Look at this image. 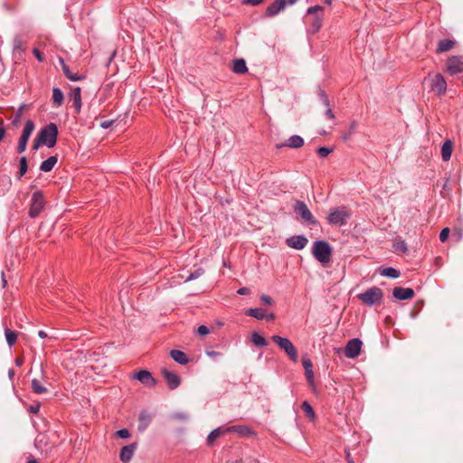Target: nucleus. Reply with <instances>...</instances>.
<instances>
[{"label":"nucleus","mask_w":463,"mask_h":463,"mask_svg":"<svg viewBox=\"0 0 463 463\" xmlns=\"http://www.w3.org/2000/svg\"><path fill=\"white\" fill-rule=\"evenodd\" d=\"M24 108V105H22L19 109H18V111H17V116H16V119L14 121L15 124H17V122L19 121V118L21 117V114L23 112V109Z\"/></svg>","instance_id":"58"},{"label":"nucleus","mask_w":463,"mask_h":463,"mask_svg":"<svg viewBox=\"0 0 463 463\" xmlns=\"http://www.w3.org/2000/svg\"><path fill=\"white\" fill-rule=\"evenodd\" d=\"M5 135V129L3 127V122H0V141H2Z\"/></svg>","instance_id":"57"},{"label":"nucleus","mask_w":463,"mask_h":463,"mask_svg":"<svg viewBox=\"0 0 463 463\" xmlns=\"http://www.w3.org/2000/svg\"><path fill=\"white\" fill-rule=\"evenodd\" d=\"M247 315L255 317L256 319L261 320L265 318V311L260 307H251L246 311Z\"/></svg>","instance_id":"32"},{"label":"nucleus","mask_w":463,"mask_h":463,"mask_svg":"<svg viewBox=\"0 0 463 463\" xmlns=\"http://www.w3.org/2000/svg\"><path fill=\"white\" fill-rule=\"evenodd\" d=\"M38 335H39L41 338H44V337H46V335H46V333H45L44 331L40 330V331L38 332Z\"/></svg>","instance_id":"64"},{"label":"nucleus","mask_w":463,"mask_h":463,"mask_svg":"<svg viewBox=\"0 0 463 463\" xmlns=\"http://www.w3.org/2000/svg\"><path fill=\"white\" fill-rule=\"evenodd\" d=\"M453 151V142L451 140H447L443 143L441 146V156L444 161H449L451 157Z\"/></svg>","instance_id":"24"},{"label":"nucleus","mask_w":463,"mask_h":463,"mask_svg":"<svg viewBox=\"0 0 463 463\" xmlns=\"http://www.w3.org/2000/svg\"><path fill=\"white\" fill-rule=\"evenodd\" d=\"M41 146H44V145H43V143H42L41 139L37 137V138L34 140L33 149L37 150Z\"/></svg>","instance_id":"55"},{"label":"nucleus","mask_w":463,"mask_h":463,"mask_svg":"<svg viewBox=\"0 0 463 463\" xmlns=\"http://www.w3.org/2000/svg\"><path fill=\"white\" fill-rule=\"evenodd\" d=\"M260 300L263 304L268 305V306H273V304H274L273 299L266 294H262L260 296Z\"/></svg>","instance_id":"45"},{"label":"nucleus","mask_w":463,"mask_h":463,"mask_svg":"<svg viewBox=\"0 0 463 463\" xmlns=\"http://www.w3.org/2000/svg\"><path fill=\"white\" fill-rule=\"evenodd\" d=\"M362 348V341L358 338H353L348 341L345 346V355L348 358H355L360 354Z\"/></svg>","instance_id":"10"},{"label":"nucleus","mask_w":463,"mask_h":463,"mask_svg":"<svg viewBox=\"0 0 463 463\" xmlns=\"http://www.w3.org/2000/svg\"><path fill=\"white\" fill-rule=\"evenodd\" d=\"M27 172V160L25 156H22L19 160V178Z\"/></svg>","instance_id":"41"},{"label":"nucleus","mask_w":463,"mask_h":463,"mask_svg":"<svg viewBox=\"0 0 463 463\" xmlns=\"http://www.w3.org/2000/svg\"><path fill=\"white\" fill-rule=\"evenodd\" d=\"M40 410V404L31 405L29 408L30 412L37 413Z\"/></svg>","instance_id":"54"},{"label":"nucleus","mask_w":463,"mask_h":463,"mask_svg":"<svg viewBox=\"0 0 463 463\" xmlns=\"http://www.w3.org/2000/svg\"><path fill=\"white\" fill-rule=\"evenodd\" d=\"M285 4V8L287 6L294 5L298 0H281Z\"/></svg>","instance_id":"56"},{"label":"nucleus","mask_w":463,"mask_h":463,"mask_svg":"<svg viewBox=\"0 0 463 463\" xmlns=\"http://www.w3.org/2000/svg\"><path fill=\"white\" fill-rule=\"evenodd\" d=\"M313 255L321 263L329 261L332 249L329 243L326 241H316L313 243Z\"/></svg>","instance_id":"2"},{"label":"nucleus","mask_w":463,"mask_h":463,"mask_svg":"<svg viewBox=\"0 0 463 463\" xmlns=\"http://www.w3.org/2000/svg\"><path fill=\"white\" fill-rule=\"evenodd\" d=\"M205 354L210 358H214V357L221 356V354L218 353V352H215V351H209V350H207Z\"/></svg>","instance_id":"51"},{"label":"nucleus","mask_w":463,"mask_h":463,"mask_svg":"<svg viewBox=\"0 0 463 463\" xmlns=\"http://www.w3.org/2000/svg\"><path fill=\"white\" fill-rule=\"evenodd\" d=\"M1 278H2L3 288H5L6 286L7 281H6L5 278V273L3 271L1 272Z\"/></svg>","instance_id":"62"},{"label":"nucleus","mask_w":463,"mask_h":463,"mask_svg":"<svg viewBox=\"0 0 463 463\" xmlns=\"http://www.w3.org/2000/svg\"><path fill=\"white\" fill-rule=\"evenodd\" d=\"M232 71L235 73H244L247 71L246 61L243 59H237L233 61Z\"/></svg>","instance_id":"30"},{"label":"nucleus","mask_w":463,"mask_h":463,"mask_svg":"<svg viewBox=\"0 0 463 463\" xmlns=\"http://www.w3.org/2000/svg\"><path fill=\"white\" fill-rule=\"evenodd\" d=\"M72 98L76 111L79 113L81 109V90L80 87H76L73 89Z\"/></svg>","instance_id":"29"},{"label":"nucleus","mask_w":463,"mask_h":463,"mask_svg":"<svg viewBox=\"0 0 463 463\" xmlns=\"http://www.w3.org/2000/svg\"><path fill=\"white\" fill-rule=\"evenodd\" d=\"M449 234V228L442 229L440 233H439V240L441 241H445L448 239Z\"/></svg>","instance_id":"48"},{"label":"nucleus","mask_w":463,"mask_h":463,"mask_svg":"<svg viewBox=\"0 0 463 463\" xmlns=\"http://www.w3.org/2000/svg\"><path fill=\"white\" fill-rule=\"evenodd\" d=\"M57 161H58L57 156H50L49 158H47L46 160L42 162V164L40 165L41 171L50 172L53 168V166L56 165Z\"/></svg>","instance_id":"28"},{"label":"nucleus","mask_w":463,"mask_h":463,"mask_svg":"<svg viewBox=\"0 0 463 463\" xmlns=\"http://www.w3.org/2000/svg\"><path fill=\"white\" fill-rule=\"evenodd\" d=\"M136 448L137 445L135 443L123 447L120 452V460L124 463L129 462L134 455Z\"/></svg>","instance_id":"19"},{"label":"nucleus","mask_w":463,"mask_h":463,"mask_svg":"<svg viewBox=\"0 0 463 463\" xmlns=\"http://www.w3.org/2000/svg\"><path fill=\"white\" fill-rule=\"evenodd\" d=\"M132 378L141 382L145 385L153 386L156 384V380L153 378L151 373L146 370H140L135 373Z\"/></svg>","instance_id":"14"},{"label":"nucleus","mask_w":463,"mask_h":463,"mask_svg":"<svg viewBox=\"0 0 463 463\" xmlns=\"http://www.w3.org/2000/svg\"><path fill=\"white\" fill-rule=\"evenodd\" d=\"M34 445L41 452H49V437L48 436H37Z\"/></svg>","instance_id":"22"},{"label":"nucleus","mask_w":463,"mask_h":463,"mask_svg":"<svg viewBox=\"0 0 463 463\" xmlns=\"http://www.w3.org/2000/svg\"><path fill=\"white\" fill-rule=\"evenodd\" d=\"M322 11L323 7L320 5H314L307 10V14L313 16V22L311 24L313 33H317L322 26V21L324 17Z\"/></svg>","instance_id":"9"},{"label":"nucleus","mask_w":463,"mask_h":463,"mask_svg":"<svg viewBox=\"0 0 463 463\" xmlns=\"http://www.w3.org/2000/svg\"><path fill=\"white\" fill-rule=\"evenodd\" d=\"M219 436H207V439H206V444L207 446L209 447H212L214 445V442L216 440V439L218 438Z\"/></svg>","instance_id":"50"},{"label":"nucleus","mask_w":463,"mask_h":463,"mask_svg":"<svg viewBox=\"0 0 463 463\" xmlns=\"http://www.w3.org/2000/svg\"><path fill=\"white\" fill-rule=\"evenodd\" d=\"M250 340L256 346H266L268 345L266 339L258 332L251 334Z\"/></svg>","instance_id":"33"},{"label":"nucleus","mask_w":463,"mask_h":463,"mask_svg":"<svg viewBox=\"0 0 463 463\" xmlns=\"http://www.w3.org/2000/svg\"><path fill=\"white\" fill-rule=\"evenodd\" d=\"M34 128L35 125L33 121L31 119L26 120L20 138L28 141L31 135L34 131Z\"/></svg>","instance_id":"26"},{"label":"nucleus","mask_w":463,"mask_h":463,"mask_svg":"<svg viewBox=\"0 0 463 463\" xmlns=\"http://www.w3.org/2000/svg\"><path fill=\"white\" fill-rule=\"evenodd\" d=\"M381 275L387 278L397 279L400 276V272L394 268L388 267L381 271Z\"/></svg>","instance_id":"35"},{"label":"nucleus","mask_w":463,"mask_h":463,"mask_svg":"<svg viewBox=\"0 0 463 463\" xmlns=\"http://www.w3.org/2000/svg\"><path fill=\"white\" fill-rule=\"evenodd\" d=\"M63 73L65 74V76H66L69 80H72V81H79V80H82V79L84 78V76H82V75H78V74H74V73H72V72L70 71V69H69V67H68V66H63Z\"/></svg>","instance_id":"37"},{"label":"nucleus","mask_w":463,"mask_h":463,"mask_svg":"<svg viewBox=\"0 0 463 463\" xmlns=\"http://www.w3.org/2000/svg\"><path fill=\"white\" fill-rule=\"evenodd\" d=\"M45 205V201L43 199V195L41 191H36L32 195L29 215L32 218L37 217L41 212L43 210Z\"/></svg>","instance_id":"5"},{"label":"nucleus","mask_w":463,"mask_h":463,"mask_svg":"<svg viewBox=\"0 0 463 463\" xmlns=\"http://www.w3.org/2000/svg\"><path fill=\"white\" fill-rule=\"evenodd\" d=\"M274 318H275L274 314L270 313V314H268V315H267V314L265 313V319H267V320H269V321H271V320H274Z\"/></svg>","instance_id":"61"},{"label":"nucleus","mask_w":463,"mask_h":463,"mask_svg":"<svg viewBox=\"0 0 463 463\" xmlns=\"http://www.w3.org/2000/svg\"><path fill=\"white\" fill-rule=\"evenodd\" d=\"M64 96L59 88L52 90V102L55 106H61L63 103Z\"/></svg>","instance_id":"31"},{"label":"nucleus","mask_w":463,"mask_h":463,"mask_svg":"<svg viewBox=\"0 0 463 463\" xmlns=\"http://www.w3.org/2000/svg\"><path fill=\"white\" fill-rule=\"evenodd\" d=\"M320 101H321V104L323 105V107L325 108L326 117L328 119L333 120L335 118V114L330 108L329 99L324 92L320 93Z\"/></svg>","instance_id":"21"},{"label":"nucleus","mask_w":463,"mask_h":463,"mask_svg":"<svg viewBox=\"0 0 463 463\" xmlns=\"http://www.w3.org/2000/svg\"><path fill=\"white\" fill-rule=\"evenodd\" d=\"M115 434H129L128 430L127 429H120L115 432Z\"/></svg>","instance_id":"60"},{"label":"nucleus","mask_w":463,"mask_h":463,"mask_svg":"<svg viewBox=\"0 0 463 463\" xmlns=\"http://www.w3.org/2000/svg\"><path fill=\"white\" fill-rule=\"evenodd\" d=\"M349 218V213L343 208H335L330 211L327 221L331 225H343Z\"/></svg>","instance_id":"7"},{"label":"nucleus","mask_w":463,"mask_h":463,"mask_svg":"<svg viewBox=\"0 0 463 463\" xmlns=\"http://www.w3.org/2000/svg\"><path fill=\"white\" fill-rule=\"evenodd\" d=\"M27 142L26 140H24V139H19V142H18V146H17V149H18V152L19 153H23L25 151L26 149V146H27Z\"/></svg>","instance_id":"46"},{"label":"nucleus","mask_w":463,"mask_h":463,"mask_svg":"<svg viewBox=\"0 0 463 463\" xmlns=\"http://www.w3.org/2000/svg\"><path fill=\"white\" fill-rule=\"evenodd\" d=\"M431 88L439 95H442L447 90V83L445 79L440 74H436L431 80Z\"/></svg>","instance_id":"15"},{"label":"nucleus","mask_w":463,"mask_h":463,"mask_svg":"<svg viewBox=\"0 0 463 463\" xmlns=\"http://www.w3.org/2000/svg\"><path fill=\"white\" fill-rule=\"evenodd\" d=\"M447 69L451 75L463 72V58L458 56L449 58L448 60Z\"/></svg>","instance_id":"11"},{"label":"nucleus","mask_w":463,"mask_h":463,"mask_svg":"<svg viewBox=\"0 0 463 463\" xmlns=\"http://www.w3.org/2000/svg\"><path fill=\"white\" fill-rule=\"evenodd\" d=\"M302 364L305 369V374L309 384L314 385V373L311 360L307 356H304L302 358Z\"/></svg>","instance_id":"18"},{"label":"nucleus","mask_w":463,"mask_h":463,"mask_svg":"<svg viewBox=\"0 0 463 463\" xmlns=\"http://www.w3.org/2000/svg\"><path fill=\"white\" fill-rule=\"evenodd\" d=\"M34 128L35 125L33 121L31 119L26 120L20 138L28 141L31 135L34 131Z\"/></svg>","instance_id":"25"},{"label":"nucleus","mask_w":463,"mask_h":463,"mask_svg":"<svg viewBox=\"0 0 463 463\" xmlns=\"http://www.w3.org/2000/svg\"><path fill=\"white\" fill-rule=\"evenodd\" d=\"M303 145H304V139L298 135L291 136L285 143L286 146H288L291 148H299Z\"/></svg>","instance_id":"27"},{"label":"nucleus","mask_w":463,"mask_h":463,"mask_svg":"<svg viewBox=\"0 0 463 463\" xmlns=\"http://www.w3.org/2000/svg\"><path fill=\"white\" fill-rule=\"evenodd\" d=\"M5 335L6 342L10 346L13 345L16 342L17 335H16L15 332L11 331L9 329H5Z\"/></svg>","instance_id":"39"},{"label":"nucleus","mask_w":463,"mask_h":463,"mask_svg":"<svg viewBox=\"0 0 463 463\" xmlns=\"http://www.w3.org/2000/svg\"><path fill=\"white\" fill-rule=\"evenodd\" d=\"M296 213L307 224H317V222L314 218L307 205L301 201H297L294 205Z\"/></svg>","instance_id":"6"},{"label":"nucleus","mask_w":463,"mask_h":463,"mask_svg":"<svg viewBox=\"0 0 463 463\" xmlns=\"http://www.w3.org/2000/svg\"><path fill=\"white\" fill-rule=\"evenodd\" d=\"M393 247L395 250L406 252L407 251V245L404 241H397L393 244Z\"/></svg>","instance_id":"43"},{"label":"nucleus","mask_w":463,"mask_h":463,"mask_svg":"<svg viewBox=\"0 0 463 463\" xmlns=\"http://www.w3.org/2000/svg\"><path fill=\"white\" fill-rule=\"evenodd\" d=\"M203 273L204 269L202 268H198L186 278L185 282L196 279L200 278Z\"/></svg>","instance_id":"42"},{"label":"nucleus","mask_w":463,"mask_h":463,"mask_svg":"<svg viewBox=\"0 0 463 463\" xmlns=\"http://www.w3.org/2000/svg\"><path fill=\"white\" fill-rule=\"evenodd\" d=\"M58 137V128L54 123H49L42 128L38 133V137L42 143L49 148L55 146Z\"/></svg>","instance_id":"1"},{"label":"nucleus","mask_w":463,"mask_h":463,"mask_svg":"<svg viewBox=\"0 0 463 463\" xmlns=\"http://www.w3.org/2000/svg\"><path fill=\"white\" fill-rule=\"evenodd\" d=\"M33 54L35 55L36 59L39 61H43V56L41 55L40 52L37 50V49H34L33 51Z\"/></svg>","instance_id":"59"},{"label":"nucleus","mask_w":463,"mask_h":463,"mask_svg":"<svg viewBox=\"0 0 463 463\" xmlns=\"http://www.w3.org/2000/svg\"><path fill=\"white\" fill-rule=\"evenodd\" d=\"M162 374L165 377L170 389H176L180 385V378L175 373L164 368L162 369Z\"/></svg>","instance_id":"13"},{"label":"nucleus","mask_w":463,"mask_h":463,"mask_svg":"<svg viewBox=\"0 0 463 463\" xmlns=\"http://www.w3.org/2000/svg\"><path fill=\"white\" fill-rule=\"evenodd\" d=\"M453 45H454V43L451 40H449V39L443 40L439 43L438 51L439 52L448 51V50L451 49Z\"/></svg>","instance_id":"38"},{"label":"nucleus","mask_w":463,"mask_h":463,"mask_svg":"<svg viewBox=\"0 0 463 463\" xmlns=\"http://www.w3.org/2000/svg\"><path fill=\"white\" fill-rule=\"evenodd\" d=\"M243 4L250 5H260L264 0H241Z\"/></svg>","instance_id":"49"},{"label":"nucleus","mask_w":463,"mask_h":463,"mask_svg":"<svg viewBox=\"0 0 463 463\" xmlns=\"http://www.w3.org/2000/svg\"><path fill=\"white\" fill-rule=\"evenodd\" d=\"M253 434V432L246 426L233 425L231 427H218L212 430L209 434Z\"/></svg>","instance_id":"8"},{"label":"nucleus","mask_w":463,"mask_h":463,"mask_svg":"<svg viewBox=\"0 0 463 463\" xmlns=\"http://www.w3.org/2000/svg\"><path fill=\"white\" fill-rule=\"evenodd\" d=\"M237 293L240 295H247L250 293V289L246 287H242L237 290Z\"/></svg>","instance_id":"53"},{"label":"nucleus","mask_w":463,"mask_h":463,"mask_svg":"<svg viewBox=\"0 0 463 463\" xmlns=\"http://www.w3.org/2000/svg\"><path fill=\"white\" fill-rule=\"evenodd\" d=\"M170 356L175 363L181 365H185L189 362V359L187 358L186 354L180 350H172L170 352Z\"/></svg>","instance_id":"20"},{"label":"nucleus","mask_w":463,"mask_h":463,"mask_svg":"<svg viewBox=\"0 0 463 463\" xmlns=\"http://www.w3.org/2000/svg\"><path fill=\"white\" fill-rule=\"evenodd\" d=\"M271 340L276 343V345L283 350L292 361L297 362L298 360L297 349L288 337L275 335L271 336Z\"/></svg>","instance_id":"3"},{"label":"nucleus","mask_w":463,"mask_h":463,"mask_svg":"<svg viewBox=\"0 0 463 463\" xmlns=\"http://www.w3.org/2000/svg\"><path fill=\"white\" fill-rule=\"evenodd\" d=\"M151 421V415L147 411H141L138 418V430H146Z\"/></svg>","instance_id":"23"},{"label":"nucleus","mask_w":463,"mask_h":463,"mask_svg":"<svg viewBox=\"0 0 463 463\" xmlns=\"http://www.w3.org/2000/svg\"><path fill=\"white\" fill-rule=\"evenodd\" d=\"M358 298L367 306H374L381 303L383 299V291L379 288L373 287L364 293L358 295Z\"/></svg>","instance_id":"4"},{"label":"nucleus","mask_w":463,"mask_h":463,"mask_svg":"<svg viewBox=\"0 0 463 463\" xmlns=\"http://www.w3.org/2000/svg\"><path fill=\"white\" fill-rule=\"evenodd\" d=\"M209 332H210L209 328L204 325L200 326L197 329V334L199 335H203V336L208 335Z\"/></svg>","instance_id":"47"},{"label":"nucleus","mask_w":463,"mask_h":463,"mask_svg":"<svg viewBox=\"0 0 463 463\" xmlns=\"http://www.w3.org/2000/svg\"><path fill=\"white\" fill-rule=\"evenodd\" d=\"M302 409L303 411H305L306 415L307 418H309L311 420H314L316 419V414H315V411L314 410L312 409L311 405L309 404V402H307V401H305L303 403H302Z\"/></svg>","instance_id":"36"},{"label":"nucleus","mask_w":463,"mask_h":463,"mask_svg":"<svg viewBox=\"0 0 463 463\" xmlns=\"http://www.w3.org/2000/svg\"><path fill=\"white\" fill-rule=\"evenodd\" d=\"M14 371L13 369H10L8 371V377H9V379L12 380L14 378Z\"/></svg>","instance_id":"63"},{"label":"nucleus","mask_w":463,"mask_h":463,"mask_svg":"<svg viewBox=\"0 0 463 463\" xmlns=\"http://www.w3.org/2000/svg\"><path fill=\"white\" fill-rule=\"evenodd\" d=\"M32 389L37 394L46 393L47 388L43 386L39 380L33 379L32 380Z\"/></svg>","instance_id":"34"},{"label":"nucleus","mask_w":463,"mask_h":463,"mask_svg":"<svg viewBox=\"0 0 463 463\" xmlns=\"http://www.w3.org/2000/svg\"><path fill=\"white\" fill-rule=\"evenodd\" d=\"M23 45V41L20 38L15 37L13 42L14 52L21 54L24 52Z\"/></svg>","instance_id":"40"},{"label":"nucleus","mask_w":463,"mask_h":463,"mask_svg":"<svg viewBox=\"0 0 463 463\" xmlns=\"http://www.w3.org/2000/svg\"><path fill=\"white\" fill-rule=\"evenodd\" d=\"M392 296L398 300H408L414 297V290L411 288H395Z\"/></svg>","instance_id":"16"},{"label":"nucleus","mask_w":463,"mask_h":463,"mask_svg":"<svg viewBox=\"0 0 463 463\" xmlns=\"http://www.w3.org/2000/svg\"><path fill=\"white\" fill-rule=\"evenodd\" d=\"M332 151V148L326 146H321L317 149V153L321 157H326Z\"/></svg>","instance_id":"44"},{"label":"nucleus","mask_w":463,"mask_h":463,"mask_svg":"<svg viewBox=\"0 0 463 463\" xmlns=\"http://www.w3.org/2000/svg\"><path fill=\"white\" fill-rule=\"evenodd\" d=\"M113 121L112 120H106V121H102L100 123V127L104 129H107L109 128L111 125H112Z\"/></svg>","instance_id":"52"},{"label":"nucleus","mask_w":463,"mask_h":463,"mask_svg":"<svg viewBox=\"0 0 463 463\" xmlns=\"http://www.w3.org/2000/svg\"><path fill=\"white\" fill-rule=\"evenodd\" d=\"M285 9V4L281 0H275L265 11V15L274 17Z\"/></svg>","instance_id":"17"},{"label":"nucleus","mask_w":463,"mask_h":463,"mask_svg":"<svg viewBox=\"0 0 463 463\" xmlns=\"http://www.w3.org/2000/svg\"><path fill=\"white\" fill-rule=\"evenodd\" d=\"M308 240L304 235H294L286 240L287 245L295 250H303Z\"/></svg>","instance_id":"12"}]
</instances>
